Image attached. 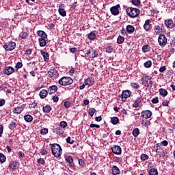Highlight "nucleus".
<instances>
[{
  "label": "nucleus",
  "instance_id": "f3484780",
  "mask_svg": "<svg viewBox=\"0 0 175 175\" xmlns=\"http://www.w3.org/2000/svg\"><path fill=\"white\" fill-rule=\"evenodd\" d=\"M37 35L38 36H40V39H47V34L46 33V32L42 31V30H39L37 31Z\"/></svg>",
  "mask_w": 175,
  "mask_h": 175
},
{
  "label": "nucleus",
  "instance_id": "473e14b6",
  "mask_svg": "<svg viewBox=\"0 0 175 175\" xmlns=\"http://www.w3.org/2000/svg\"><path fill=\"white\" fill-rule=\"evenodd\" d=\"M95 38H96V34H95V33L91 32L89 33L88 39H90V40H94V39H95Z\"/></svg>",
  "mask_w": 175,
  "mask_h": 175
},
{
  "label": "nucleus",
  "instance_id": "49530a36",
  "mask_svg": "<svg viewBox=\"0 0 175 175\" xmlns=\"http://www.w3.org/2000/svg\"><path fill=\"white\" fill-rule=\"evenodd\" d=\"M132 3L135 6H138V5H140V0H132Z\"/></svg>",
  "mask_w": 175,
  "mask_h": 175
},
{
  "label": "nucleus",
  "instance_id": "c9c22d12",
  "mask_svg": "<svg viewBox=\"0 0 175 175\" xmlns=\"http://www.w3.org/2000/svg\"><path fill=\"white\" fill-rule=\"evenodd\" d=\"M124 40H125V39L124 38V37L120 36L117 39V43H118V44H121L124 43Z\"/></svg>",
  "mask_w": 175,
  "mask_h": 175
},
{
  "label": "nucleus",
  "instance_id": "37998d69",
  "mask_svg": "<svg viewBox=\"0 0 175 175\" xmlns=\"http://www.w3.org/2000/svg\"><path fill=\"white\" fill-rule=\"evenodd\" d=\"M41 135H47L49 133V129L44 128L40 131Z\"/></svg>",
  "mask_w": 175,
  "mask_h": 175
},
{
  "label": "nucleus",
  "instance_id": "3c124183",
  "mask_svg": "<svg viewBox=\"0 0 175 175\" xmlns=\"http://www.w3.org/2000/svg\"><path fill=\"white\" fill-rule=\"evenodd\" d=\"M15 68H16V69H20V68H23V63H21V62H18V63L16 64V65L15 66Z\"/></svg>",
  "mask_w": 175,
  "mask_h": 175
},
{
  "label": "nucleus",
  "instance_id": "2eb2a0df",
  "mask_svg": "<svg viewBox=\"0 0 175 175\" xmlns=\"http://www.w3.org/2000/svg\"><path fill=\"white\" fill-rule=\"evenodd\" d=\"M164 24L167 28H174V23L172 19L165 20Z\"/></svg>",
  "mask_w": 175,
  "mask_h": 175
},
{
  "label": "nucleus",
  "instance_id": "9d476101",
  "mask_svg": "<svg viewBox=\"0 0 175 175\" xmlns=\"http://www.w3.org/2000/svg\"><path fill=\"white\" fill-rule=\"evenodd\" d=\"M49 77H53V79H57L58 77V71L55 69H51L49 72Z\"/></svg>",
  "mask_w": 175,
  "mask_h": 175
},
{
  "label": "nucleus",
  "instance_id": "680f3d73",
  "mask_svg": "<svg viewBox=\"0 0 175 175\" xmlns=\"http://www.w3.org/2000/svg\"><path fill=\"white\" fill-rule=\"evenodd\" d=\"M79 163L80 165V166H81L82 167H83L84 165H85V162L83 161V159H79Z\"/></svg>",
  "mask_w": 175,
  "mask_h": 175
},
{
  "label": "nucleus",
  "instance_id": "4c0bfd02",
  "mask_svg": "<svg viewBox=\"0 0 175 175\" xmlns=\"http://www.w3.org/2000/svg\"><path fill=\"white\" fill-rule=\"evenodd\" d=\"M64 129H61V127L56 128V133L59 135H64Z\"/></svg>",
  "mask_w": 175,
  "mask_h": 175
},
{
  "label": "nucleus",
  "instance_id": "5701e85b",
  "mask_svg": "<svg viewBox=\"0 0 175 175\" xmlns=\"http://www.w3.org/2000/svg\"><path fill=\"white\" fill-rule=\"evenodd\" d=\"M38 42H39V44H40V47H44L46 46V44H47L46 38H39Z\"/></svg>",
  "mask_w": 175,
  "mask_h": 175
},
{
  "label": "nucleus",
  "instance_id": "393cba45",
  "mask_svg": "<svg viewBox=\"0 0 175 175\" xmlns=\"http://www.w3.org/2000/svg\"><path fill=\"white\" fill-rule=\"evenodd\" d=\"M126 31L128 33H133L135 32V27L131 25L126 26Z\"/></svg>",
  "mask_w": 175,
  "mask_h": 175
},
{
  "label": "nucleus",
  "instance_id": "bf43d9fd",
  "mask_svg": "<svg viewBox=\"0 0 175 175\" xmlns=\"http://www.w3.org/2000/svg\"><path fill=\"white\" fill-rule=\"evenodd\" d=\"M69 50L70 53H77V48H71Z\"/></svg>",
  "mask_w": 175,
  "mask_h": 175
},
{
  "label": "nucleus",
  "instance_id": "a18cd8bd",
  "mask_svg": "<svg viewBox=\"0 0 175 175\" xmlns=\"http://www.w3.org/2000/svg\"><path fill=\"white\" fill-rule=\"evenodd\" d=\"M131 86L133 88H135V90H137L139 88V83H131Z\"/></svg>",
  "mask_w": 175,
  "mask_h": 175
},
{
  "label": "nucleus",
  "instance_id": "ddd939ff",
  "mask_svg": "<svg viewBox=\"0 0 175 175\" xmlns=\"http://www.w3.org/2000/svg\"><path fill=\"white\" fill-rule=\"evenodd\" d=\"M118 8H120L119 5H117L116 6L111 7L110 10H111V13L113 15V16H117L120 14V11L118 10Z\"/></svg>",
  "mask_w": 175,
  "mask_h": 175
},
{
  "label": "nucleus",
  "instance_id": "6ab92c4d",
  "mask_svg": "<svg viewBox=\"0 0 175 175\" xmlns=\"http://www.w3.org/2000/svg\"><path fill=\"white\" fill-rule=\"evenodd\" d=\"M150 23H151V21L148 19L145 21L144 25V29L145 31H149L151 29V24H150Z\"/></svg>",
  "mask_w": 175,
  "mask_h": 175
},
{
  "label": "nucleus",
  "instance_id": "58836bf2",
  "mask_svg": "<svg viewBox=\"0 0 175 175\" xmlns=\"http://www.w3.org/2000/svg\"><path fill=\"white\" fill-rule=\"evenodd\" d=\"M96 112V110L94 108H90L89 109V114L91 117H92L95 114Z\"/></svg>",
  "mask_w": 175,
  "mask_h": 175
},
{
  "label": "nucleus",
  "instance_id": "1a4fd4ad",
  "mask_svg": "<svg viewBox=\"0 0 175 175\" xmlns=\"http://www.w3.org/2000/svg\"><path fill=\"white\" fill-rule=\"evenodd\" d=\"M153 30L156 35H161V33L165 31V29L162 28L159 25H154Z\"/></svg>",
  "mask_w": 175,
  "mask_h": 175
},
{
  "label": "nucleus",
  "instance_id": "7c9ffc66",
  "mask_svg": "<svg viewBox=\"0 0 175 175\" xmlns=\"http://www.w3.org/2000/svg\"><path fill=\"white\" fill-rule=\"evenodd\" d=\"M140 133V130L139 129L136 128L133 131V135L134 137H137Z\"/></svg>",
  "mask_w": 175,
  "mask_h": 175
},
{
  "label": "nucleus",
  "instance_id": "6e6552de",
  "mask_svg": "<svg viewBox=\"0 0 175 175\" xmlns=\"http://www.w3.org/2000/svg\"><path fill=\"white\" fill-rule=\"evenodd\" d=\"M4 75L10 76L12 73H14V68L12 66H5L3 70Z\"/></svg>",
  "mask_w": 175,
  "mask_h": 175
},
{
  "label": "nucleus",
  "instance_id": "4468645a",
  "mask_svg": "<svg viewBox=\"0 0 175 175\" xmlns=\"http://www.w3.org/2000/svg\"><path fill=\"white\" fill-rule=\"evenodd\" d=\"M142 116L144 118L148 119V118H150L151 116H152V112L148 110L143 111L142 112Z\"/></svg>",
  "mask_w": 175,
  "mask_h": 175
},
{
  "label": "nucleus",
  "instance_id": "cd10ccee",
  "mask_svg": "<svg viewBox=\"0 0 175 175\" xmlns=\"http://www.w3.org/2000/svg\"><path fill=\"white\" fill-rule=\"evenodd\" d=\"M59 14L60 16H62V17H66V11L64 8H61V7L58 10Z\"/></svg>",
  "mask_w": 175,
  "mask_h": 175
},
{
  "label": "nucleus",
  "instance_id": "6e6d98bb",
  "mask_svg": "<svg viewBox=\"0 0 175 175\" xmlns=\"http://www.w3.org/2000/svg\"><path fill=\"white\" fill-rule=\"evenodd\" d=\"M18 155L19 158H24L25 154L23 152H18Z\"/></svg>",
  "mask_w": 175,
  "mask_h": 175
},
{
  "label": "nucleus",
  "instance_id": "69168bd1",
  "mask_svg": "<svg viewBox=\"0 0 175 175\" xmlns=\"http://www.w3.org/2000/svg\"><path fill=\"white\" fill-rule=\"evenodd\" d=\"M152 103H158L159 102V100H158V97H156L152 100Z\"/></svg>",
  "mask_w": 175,
  "mask_h": 175
},
{
  "label": "nucleus",
  "instance_id": "423d86ee",
  "mask_svg": "<svg viewBox=\"0 0 175 175\" xmlns=\"http://www.w3.org/2000/svg\"><path fill=\"white\" fill-rule=\"evenodd\" d=\"M142 85L145 87H152V81L151 77L146 76L142 79Z\"/></svg>",
  "mask_w": 175,
  "mask_h": 175
},
{
  "label": "nucleus",
  "instance_id": "20e7f679",
  "mask_svg": "<svg viewBox=\"0 0 175 175\" xmlns=\"http://www.w3.org/2000/svg\"><path fill=\"white\" fill-rule=\"evenodd\" d=\"M158 42L161 47H165L167 43V38L163 33H160L158 38Z\"/></svg>",
  "mask_w": 175,
  "mask_h": 175
},
{
  "label": "nucleus",
  "instance_id": "864d4df0",
  "mask_svg": "<svg viewBox=\"0 0 175 175\" xmlns=\"http://www.w3.org/2000/svg\"><path fill=\"white\" fill-rule=\"evenodd\" d=\"M70 137H68L66 138L67 143H69L70 144H73L75 143L74 140L70 141Z\"/></svg>",
  "mask_w": 175,
  "mask_h": 175
},
{
  "label": "nucleus",
  "instance_id": "4be33fe9",
  "mask_svg": "<svg viewBox=\"0 0 175 175\" xmlns=\"http://www.w3.org/2000/svg\"><path fill=\"white\" fill-rule=\"evenodd\" d=\"M47 94H48V92H47V90H42L39 94L41 99H44V98H46V96H47Z\"/></svg>",
  "mask_w": 175,
  "mask_h": 175
},
{
  "label": "nucleus",
  "instance_id": "0eeeda50",
  "mask_svg": "<svg viewBox=\"0 0 175 175\" xmlns=\"http://www.w3.org/2000/svg\"><path fill=\"white\" fill-rule=\"evenodd\" d=\"M4 49L7 51H13L16 49V42L11 41L4 44Z\"/></svg>",
  "mask_w": 175,
  "mask_h": 175
},
{
  "label": "nucleus",
  "instance_id": "f704fd0d",
  "mask_svg": "<svg viewBox=\"0 0 175 175\" xmlns=\"http://www.w3.org/2000/svg\"><path fill=\"white\" fill-rule=\"evenodd\" d=\"M149 174H150V175H158V170H157V169L152 168V169L149 171Z\"/></svg>",
  "mask_w": 175,
  "mask_h": 175
},
{
  "label": "nucleus",
  "instance_id": "de8ad7c7",
  "mask_svg": "<svg viewBox=\"0 0 175 175\" xmlns=\"http://www.w3.org/2000/svg\"><path fill=\"white\" fill-rule=\"evenodd\" d=\"M113 51V49L112 46H108L106 49V53L108 54H110Z\"/></svg>",
  "mask_w": 175,
  "mask_h": 175
},
{
  "label": "nucleus",
  "instance_id": "f8f14e48",
  "mask_svg": "<svg viewBox=\"0 0 175 175\" xmlns=\"http://www.w3.org/2000/svg\"><path fill=\"white\" fill-rule=\"evenodd\" d=\"M111 150L113 154H116V155H120V154L122 152V149L120 146H113L111 148Z\"/></svg>",
  "mask_w": 175,
  "mask_h": 175
},
{
  "label": "nucleus",
  "instance_id": "39448f33",
  "mask_svg": "<svg viewBox=\"0 0 175 175\" xmlns=\"http://www.w3.org/2000/svg\"><path fill=\"white\" fill-rule=\"evenodd\" d=\"M83 57H86L87 58H95L98 57V53L94 49H89L85 51V55Z\"/></svg>",
  "mask_w": 175,
  "mask_h": 175
},
{
  "label": "nucleus",
  "instance_id": "09e8293b",
  "mask_svg": "<svg viewBox=\"0 0 175 175\" xmlns=\"http://www.w3.org/2000/svg\"><path fill=\"white\" fill-rule=\"evenodd\" d=\"M21 39H26V38H28V33L27 32H23L21 35Z\"/></svg>",
  "mask_w": 175,
  "mask_h": 175
},
{
  "label": "nucleus",
  "instance_id": "e2e57ef3",
  "mask_svg": "<svg viewBox=\"0 0 175 175\" xmlns=\"http://www.w3.org/2000/svg\"><path fill=\"white\" fill-rule=\"evenodd\" d=\"M161 144L162 146H164V147H166V146H167V144H169V142H167V141L164 140L163 142H161Z\"/></svg>",
  "mask_w": 175,
  "mask_h": 175
},
{
  "label": "nucleus",
  "instance_id": "603ef678",
  "mask_svg": "<svg viewBox=\"0 0 175 175\" xmlns=\"http://www.w3.org/2000/svg\"><path fill=\"white\" fill-rule=\"evenodd\" d=\"M36 106H38L36 103H33L30 104L29 105V109H35V107H36Z\"/></svg>",
  "mask_w": 175,
  "mask_h": 175
},
{
  "label": "nucleus",
  "instance_id": "e433bc0d",
  "mask_svg": "<svg viewBox=\"0 0 175 175\" xmlns=\"http://www.w3.org/2000/svg\"><path fill=\"white\" fill-rule=\"evenodd\" d=\"M10 169H12V170H14V169H16L17 167V163H14V162H11L10 163Z\"/></svg>",
  "mask_w": 175,
  "mask_h": 175
},
{
  "label": "nucleus",
  "instance_id": "72a5a7b5",
  "mask_svg": "<svg viewBox=\"0 0 175 175\" xmlns=\"http://www.w3.org/2000/svg\"><path fill=\"white\" fill-rule=\"evenodd\" d=\"M111 121L113 125H117V124H118L119 119L117 117H113L111 118Z\"/></svg>",
  "mask_w": 175,
  "mask_h": 175
},
{
  "label": "nucleus",
  "instance_id": "4d7b16f0",
  "mask_svg": "<svg viewBox=\"0 0 175 175\" xmlns=\"http://www.w3.org/2000/svg\"><path fill=\"white\" fill-rule=\"evenodd\" d=\"M38 163H40V165H44V159H38Z\"/></svg>",
  "mask_w": 175,
  "mask_h": 175
},
{
  "label": "nucleus",
  "instance_id": "9b49d317",
  "mask_svg": "<svg viewBox=\"0 0 175 175\" xmlns=\"http://www.w3.org/2000/svg\"><path fill=\"white\" fill-rule=\"evenodd\" d=\"M132 92L130 90H124L122 93V99L123 102H125L127 98H129L131 96V94Z\"/></svg>",
  "mask_w": 175,
  "mask_h": 175
},
{
  "label": "nucleus",
  "instance_id": "f03ea898",
  "mask_svg": "<svg viewBox=\"0 0 175 175\" xmlns=\"http://www.w3.org/2000/svg\"><path fill=\"white\" fill-rule=\"evenodd\" d=\"M126 14L131 17V18H135L139 16L140 14V10L137 8H128L126 10Z\"/></svg>",
  "mask_w": 175,
  "mask_h": 175
},
{
  "label": "nucleus",
  "instance_id": "7ed1b4c3",
  "mask_svg": "<svg viewBox=\"0 0 175 175\" xmlns=\"http://www.w3.org/2000/svg\"><path fill=\"white\" fill-rule=\"evenodd\" d=\"M58 83L60 85H70V84H73V79L69 77H63L59 80Z\"/></svg>",
  "mask_w": 175,
  "mask_h": 175
},
{
  "label": "nucleus",
  "instance_id": "c85d7f7f",
  "mask_svg": "<svg viewBox=\"0 0 175 175\" xmlns=\"http://www.w3.org/2000/svg\"><path fill=\"white\" fill-rule=\"evenodd\" d=\"M25 121L27 122H32V120H33V118L31 115H26L24 116Z\"/></svg>",
  "mask_w": 175,
  "mask_h": 175
},
{
  "label": "nucleus",
  "instance_id": "052dcab7",
  "mask_svg": "<svg viewBox=\"0 0 175 175\" xmlns=\"http://www.w3.org/2000/svg\"><path fill=\"white\" fill-rule=\"evenodd\" d=\"M90 128H97V129H99V128H100V126H99L98 124H90Z\"/></svg>",
  "mask_w": 175,
  "mask_h": 175
},
{
  "label": "nucleus",
  "instance_id": "13d9d810",
  "mask_svg": "<svg viewBox=\"0 0 175 175\" xmlns=\"http://www.w3.org/2000/svg\"><path fill=\"white\" fill-rule=\"evenodd\" d=\"M165 70H166V66H161L159 68V72H161V73H163V72H165Z\"/></svg>",
  "mask_w": 175,
  "mask_h": 175
},
{
  "label": "nucleus",
  "instance_id": "a211bd4d",
  "mask_svg": "<svg viewBox=\"0 0 175 175\" xmlns=\"http://www.w3.org/2000/svg\"><path fill=\"white\" fill-rule=\"evenodd\" d=\"M95 80L94 78H88L85 80V85H89V87H91V85H94Z\"/></svg>",
  "mask_w": 175,
  "mask_h": 175
},
{
  "label": "nucleus",
  "instance_id": "0e129e2a",
  "mask_svg": "<svg viewBox=\"0 0 175 175\" xmlns=\"http://www.w3.org/2000/svg\"><path fill=\"white\" fill-rule=\"evenodd\" d=\"M2 133H3V126L0 125V137L2 136Z\"/></svg>",
  "mask_w": 175,
  "mask_h": 175
},
{
  "label": "nucleus",
  "instance_id": "b1692460",
  "mask_svg": "<svg viewBox=\"0 0 175 175\" xmlns=\"http://www.w3.org/2000/svg\"><path fill=\"white\" fill-rule=\"evenodd\" d=\"M112 174L113 175L120 174V168H118V167H117L116 165H113L112 167Z\"/></svg>",
  "mask_w": 175,
  "mask_h": 175
},
{
  "label": "nucleus",
  "instance_id": "79ce46f5",
  "mask_svg": "<svg viewBox=\"0 0 175 175\" xmlns=\"http://www.w3.org/2000/svg\"><path fill=\"white\" fill-rule=\"evenodd\" d=\"M6 161V157L3 155V154L0 153V162L3 163Z\"/></svg>",
  "mask_w": 175,
  "mask_h": 175
},
{
  "label": "nucleus",
  "instance_id": "aec40b11",
  "mask_svg": "<svg viewBox=\"0 0 175 175\" xmlns=\"http://www.w3.org/2000/svg\"><path fill=\"white\" fill-rule=\"evenodd\" d=\"M40 53H41V55H42L44 61H47V59H50V56L49 55V53H47V52H46L43 50H41Z\"/></svg>",
  "mask_w": 175,
  "mask_h": 175
},
{
  "label": "nucleus",
  "instance_id": "2f4dec72",
  "mask_svg": "<svg viewBox=\"0 0 175 175\" xmlns=\"http://www.w3.org/2000/svg\"><path fill=\"white\" fill-rule=\"evenodd\" d=\"M44 113H50L51 111V107L46 105L42 108Z\"/></svg>",
  "mask_w": 175,
  "mask_h": 175
},
{
  "label": "nucleus",
  "instance_id": "a878e982",
  "mask_svg": "<svg viewBox=\"0 0 175 175\" xmlns=\"http://www.w3.org/2000/svg\"><path fill=\"white\" fill-rule=\"evenodd\" d=\"M142 102V97H137L136 100L133 104V107H139V103Z\"/></svg>",
  "mask_w": 175,
  "mask_h": 175
},
{
  "label": "nucleus",
  "instance_id": "c756f323",
  "mask_svg": "<svg viewBox=\"0 0 175 175\" xmlns=\"http://www.w3.org/2000/svg\"><path fill=\"white\" fill-rule=\"evenodd\" d=\"M150 50H151L150 45H144L142 46L143 53H148V51H150Z\"/></svg>",
  "mask_w": 175,
  "mask_h": 175
},
{
  "label": "nucleus",
  "instance_id": "338daca9",
  "mask_svg": "<svg viewBox=\"0 0 175 175\" xmlns=\"http://www.w3.org/2000/svg\"><path fill=\"white\" fill-rule=\"evenodd\" d=\"M3 105H5V100L0 99V107L3 106Z\"/></svg>",
  "mask_w": 175,
  "mask_h": 175
},
{
  "label": "nucleus",
  "instance_id": "bb28decb",
  "mask_svg": "<svg viewBox=\"0 0 175 175\" xmlns=\"http://www.w3.org/2000/svg\"><path fill=\"white\" fill-rule=\"evenodd\" d=\"M159 92L160 95H162V96H166L167 95V90L163 88L159 89Z\"/></svg>",
  "mask_w": 175,
  "mask_h": 175
},
{
  "label": "nucleus",
  "instance_id": "f257e3e1",
  "mask_svg": "<svg viewBox=\"0 0 175 175\" xmlns=\"http://www.w3.org/2000/svg\"><path fill=\"white\" fill-rule=\"evenodd\" d=\"M51 151L53 155L55 157V158H59L60 155H62V148L61 146L57 144H54L51 146Z\"/></svg>",
  "mask_w": 175,
  "mask_h": 175
},
{
  "label": "nucleus",
  "instance_id": "ea45409f",
  "mask_svg": "<svg viewBox=\"0 0 175 175\" xmlns=\"http://www.w3.org/2000/svg\"><path fill=\"white\" fill-rule=\"evenodd\" d=\"M151 65H152V63L150 60L147 61L144 64L145 68H151Z\"/></svg>",
  "mask_w": 175,
  "mask_h": 175
},
{
  "label": "nucleus",
  "instance_id": "412c9836",
  "mask_svg": "<svg viewBox=\"0 0 175 175\" xmlns=\"http://www.w3.org/2000/svg\"><path fill=\"white\" fill-rule=\"evenodd\" d=\"M49 91L50 94H54V93L57 92V91H58V87H57L56 85L51 86L49 88Z\"/></svg>",
  "mask_w": 175,
  "mask_h": 175
},
{
  "label": "nucleus",
  "instance_id": "a19ab883",
  "mask_svg": "<svg viewBox=\"0 0 175 175\" xmlns=\"http://www.w3.org/2000/svg\"><path fill=\"white\" fill-rule=\"evenodd\" d=\"M61 128H66L68 126V123L66 121H62L59 123Z\"/></svg>",
  "mask_w": 175,
  "mask_h": 175
},
{
  "label": "nucleus",
  "instance_id": "774afa93",
  "mask_svg": "<svg viewBox=\"0 0 175 175\" xmlns=\"http://www.w3.org/2000/svg\"><path fill=\"white\" fill-rule=\"evenodd\" d=\"M59 100L58 96H55L53 97V102H57Z\"/></svg>",
  "mask_w": 175,
  "mask_h": 175
},
{
  "label": "nucleus",
  "instance_id": "5fc2aeb1",
  "mask_svg": "<svg viewBox=\"0 0 175 175\" xmlns=\"http://www.w3.org/2000/svg\"><path fill=\"white\" fill-rule=\"evenodd\" d=\"M64 107H66V109L70 107V103L69 101H66L64 103Z\"/></svg>",
  "mask_w": 175,
  "mask_h": 175
},
{
  "label": "nucleus",
  "instance_id": "c03bdc74",
  "mask_svg": "<svg viewBox=\"0 0 175 175\" xmlns=\"http://www.w3.org/2000/svg\"><path fill=\"white\" fill-rule=\"evenodd\" d=\"M66 161L67 162H68V163H73V159L72 158V157L69 156V157H66Z\"/></svg>",
  "mask_w": 175,
  "mask_h": 175
},
{
  "label": "nucleus",
  "instance_id": "8fccbe9b",
  "mask_svg": "<svg viewBox=\"0 0 175 175\" xmlns=\"http://www.w3.org/2000/svg\"><path fill=\"white\" fill-rule=\"evenodd\" d=\"M141 159L142 161H147V159H148V156H147V154H142L141 155Z\"/></svg>",
  "mask_w": 175,
  "mask_h": 175
},
{
  "label": "nucleus",
  "instance_id": "dca6fc26",
  "mask_svg": "<svg viewBox=\"0 0 175 175\" xmlns=\"http://www.w3.org/2000/svg\"><path fill=\"white\" fill-rule=\"evenodd\" d=\"M24 105H21L20 107H15L13 111L15 114H21V112L24 111Z\"/></svg>",
  "mask_w": 175,
  "mask_h": 175
}]
</instances>
